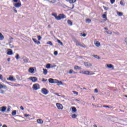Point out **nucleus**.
<instances>
[{"mask_svg": "<svg viewBox=\"0 0 127 127\" xmlns=\"http://www.w3.org/2000/svg\"><path fill=\"white\" fill-rule=\"evenodd\" d=\"M72 40L75 42L76 46H80V47H82V48H86V46H84L81 44L80 42L76 38L73 37Z\"/></svg>", "mask_w": 127, "mask_h": 127, "instance_id": "1", "label": "nucleus"}, {"mask_svg": "<svg viewBox=\"0 0 127 127\" xmlns=\"http://www.w3.org/2000/svg\"><path fill=\"white\" fill-rule=\"evenodd\" d=\"M66 15H64V14H60L58 16L57 15L56 19L57 20H61V19L66 18Z\"/></svg>", "mask_w": 127, "mask_h": 127, "instance_id": "2", "label": "nucleus"}, {"mask_svg": "<svg viewBox=\"0 0 127 127\" xmlns=\"http://www.w3.org/2000/svg\"><path fill=\"white\" fill-rule=\"evenodd\" d=\"M79 73L80 74H83L84 75H94L95 73H90V71L88 70H83L82 71H80Z\"/></svg>", "mask_w": 127, "mask_h": 127, "instance_id": "3", "label": "nucleus"}, {"mask_svg": "<svg viewBox=\"0 0 127 127\" xmlns=\"http://www.w3.org/2000/svg\"><path fill=\"white\" fill-rule=\"evenodd\" d=\"M41 93L43 94L44 95H48V93H49V91H48V90H47L45 88H43L41 90Z\"/></svg>", "mask_w": 127, "mask_h": 127, "instance_id": "4", "label": "nucleus"}, {"mask_svg": "<svg viewBox=\"0 0 127 127\" xmlns=\"http://www.w3.org/2000/svg\"><path fill=\"white\" fill-rule=\"evenodd\" d=\"M32 88L35 91H37V90H38L39 89H40V87L39 86V84H35L33 85Z\"/></svg>", "mask_w": 127, "mask_h": 127, "instance_id": "5", "label": "nucleus"}, {"mask_svg": "<svg viewBox=\"0 0 127 127\" xmlns=\"http://www.w3.org/2000/svg\"><path fill=\"white\" fill-rule=\"evenodd\" d=\"M29 80H30L32 81V82H33L34 83H35V82L37 81V78L36 77H30L29 78Z\"/></svg>", "mask_w": 127, "mask_h": 127, "instance_id": "6", "label": "nucleus"}, {"mask_svg": "<svg viewBox=\"0 0 127 127\" xmlns=\"http://www.w3.org/2000/svg\"><path fill=\"white\" fill-rule=\"evenodd\" d=\"M56 106L58 110H63V105L60 103H56Z\"/></svg>", "mask_w": 127, "mask_h": 127, "instance_id": "7", "label": "nucleus"}, {"mask_svg": "<svg viewBox=\"0 0 127 127\" xmlns=\"http://www.w3.org/2000/svg\"><path fill=\"white\" fill-rule=\"evenodd\" d=\"M13 4L15 7H17V8L21 6V2H20V1H19L18 2L14 3Z\"/></svg>", "mask_w": 127, "mask_h": 127, "instance_id": "8", "label": "nucleus"}, {"mask_svg": "<svg viewBox=\"0 0 127 127\" xmlns=\"http://www.w3.org/2000/svg\"><path fill=\"white\" fill-rule=\"evenodd\" d=\"M84 65L85 66V67H87L88 68V67H92V64L88 63V62H84Z\"/></svg>", "mask_w": 127, "mask_h": 127, "instance_id": "9", "label": "nucleus"}, {"mask_svg": "<svg viewBox=\"0 0 127 127\" xmlns=\"http://www.w3.org/2000/svg\"><path fill=\"white\" fill-rule=\"evenodd\" d=\"M107 67L108 68V69H112V70H114V65L112 64H106Z\"/></svg>", "mask_w": 127, "mask_h": 127, "instance_id": "10", "label": "nucleus"}, {"mask_svg": "<svg viewBox=\"0 0 127 127\" xmlns=\"http://www.w3.org/2000/svg\"><path fill=\"white\" fill-rule=\"evenodd\" d=\"M5 111H6V107L3 106V107L0 108V112H2L3 113V112H5Z\"/></svg>", "mask_w": 127, "mask_h": 127, "instance_id": "11", "label": "nucleus"}, {"mask_svg": "<svg viewBox=\"0 0 127 127\" xmlns=\"http://www.w3.org/2000/svg\"><path fill=\"white\" fill-rule=\"evenodd\" d=\"M32 40L33 41H34V42H35V44H37L38 45H39V44H40V42L36 40V39L33 38Z\"/></svg>", "mask_w": 127, "mask_h": 127, "instance_id": "12", "label": "nucleus"}, {"mask_svg": "<svg viewBox=\"0 0 127 127\" xmlns=\"http://www.w3.org/2000/svg\"><path fill=\"white\" fill-rule=\"evenodd\" d=\"M37 123L40 125H42L43 124V120L42 119H37Z\"/></svg>", "mask_w": 127, "mask_h": 127, "instance_id": "13", "label": "nucleus"}, {"mask_svg": "<svg viewBox=\"0 0 127 127\" xmlns=\"http://www.w3.org/2000/svg\"><path fill=\"white\" fill-rule=\"evenodd\" d=\"M0 89H7V87L5 85H2V84L0 83Z\"/></svg>", "mask_w": 127, "mask_h": 127, "instance_id": "14", "label": "nucleus"}, {"mask_svg": "<svg viewBox=\"0 0 127 127\" xmlns=\"http://www.w3.org/2000/svg\"><path fill=\"white\" fill-rule=\"evenodd\" d=\"M7 80H9V81H15L16 79L13 76H10Z\"/></svg>", "mask_w": 127, "mask_h": 127, "instance_id": "15", "label": "nucleus"}, {"mask_svg": "<svg viewBox=\"0 0 127 127\" xmlns=\"http://www.w3.org/2000/svg\"><path fill=\"white\" fill-rule=\"evenodd\" d=\"M74 70H81L82 69V67L81 66H79L78 65H75L74 66Z\"/></svg>", "mask_w": 127, "mask_h": 127, "instance_id": "16", "label": "nucleus"}, {"mask_svg": "<svg viewBox=\"0 0 127 127\" xmlns=\"http://www.w3.org/2000/svg\"><path fill=\"white\" fill-rule=\"evenodd\" d=\"M94 44L96 46V47H100V46H101V44L99 41H96L94 43Z\"/></svg>", "mask_w": 127, "mask_h": 127, "instance_id": "17", "label": "nucleus"}, {"mask_svg": "<svg viewBox=\"0 0 127 127\" xmlns=\"http://www.w3.org/2000/svg\"><path fill=\"white\" fill-rule=\"evenodd\" d=\"M29 73H31L32 74H33V73H34V68H33V67H30L29 69Z\"/></svg>", "mask_w": 127, "mask_h": 127, "instance_id": "18", "label": "nucleus"}, {"mask_svg": "<svg viewBox=\"0 0 127 127\" xmlns=\"http://www.w3.org/2000/svg\"><path fill=\"white\" fill-rule=\"evenodd\" d=\"M7 55H12L13 53H12V50L11 49H8V51L7 53Z\"/></svg>", "mask_w": 127, "mask_h": 127, "instance_id": "19", "label": "nucleus"}, {"mask_svg": "<svg viewBox=\"0 0 127 127\" xmlns=\"http://www.w3.org/2000/svg\"><path fill=\"white\" fill-rule=\"evenodd\" d=\"M71 111L72 113H77V109L75 107H71Z\"/></svg>", "mask_w": 127, "mask_h": 127, "instance_id": "20", "label": "nucleus"}, {"mask_svg": "<svg viewBox=\"0 0 127 127\" xmlns=\"http://www.w3.org/2000/svg\"><path fill=\"white\" fill-rule=\"evenodd\" d=\"M47 0V1H49L50 3H55L56 2V0Z\"/></svg>", "mask_w": 127, "mask_h": 127, "instance_id": "21", "label": "nucleus"}, {"mask_svg": "<svg viewBox=\"0 0 127 127\" xmlns=\"http://www.w3.org/2000/svg\"><path fill=\"white\" fill-rule=\"evenodd\" d=\"M49 82L51 84H54V79L53 78H50L49 79Z\"/></svg>", "mask_w": 127, "mask_h": 127, "instance_id": "22", "label": "nucleus"}, {"mask_svg": "<svg viewBox=\"0 0 127 127\" xmlns=\"http://www.w3.org/2000/svg\"><path fill=\"white\" fill-rule=\"evenodd\" d=\"M103 18H105L106 20H107V12H105L104 14L102 15Z\"/></svg>", "mask_w": 127, "mask_h": 127, "instance_id": "23", "label": "nucleus"}, {"mask_svg": "<svg viewBox=\"0 0 127 127\" xmlns=\"http://www.w3.org/2000/svg\"><path fill=\"white\" fill-rule=\"evenodd\" d=\"M43 74L44 75H47V73H48L47 69L43 68Z\"/></svg>", "mask_w": 127, "mask_h": 127, "instance_id": "24", "label": "nucleus"}, {"mask_svg": "<svg viewBox=\"0 0 127 127\" xmlns=\"http://www.w3.org/2000/svg\"><path fill=\"white\" fill-rule=\"evenodd\" d=\"M46 68H47V69H50V68H51V64H48L46 66Z\"/></svg>", "mask_w": 127, "mask_h": 127, "instance_id": "25", "label": "nucleus"}, {"mask_svg": "<svg viewBox=\"0 0 127 127\" xmlns=\"http://www.w3.org/2000/svg\"><path fill=\"white\" fill-rule=\"evenodd\" d=\"M92 57H94V58H96V59H98V60L101 59V57H99L98 55H92Z\"/></svg>", "mask_w": 127, "mask_h": 127, "instance_id": "26", "label": "nucleus"}, {"mask_svg": "<svg viewBox=\"0 0 127 127\" xmlns=\"http://www.w3.org/2000/svg\"><path fill=\"white\" fill-rule=\"evenodd\" d=\"M67 23L69 25H70V26H72V25H73V23H72V21L70 20H67Z\"/></svg>", "mask_w": 127, "mask_h": 127, "instance_id": "27", "label": "nucleus"}, {"mask_svg": "<svg viewBox=\"0 0 127 127\" xmlns=\"http://www.w3.org/2000/svg\"><path fill=\"white\" fill-rule=\"evenodd\" d=\"M29 61V59H28V58H25L23 59V61L24 62V63H28V61Z\"/></svg>", "mask_w": 127, "mask_h": 127, "instance_id": "28", "label": "nucleus"}, {"mask_svg": "<svg viewBox=\"0 0 127 127\" xmlns=\"http://www.w3.org/2000/svg\"><path fill=\"white\" fill-rule=\"evenodd\" d=\"M3 38H4V37L1 34V33H0V40H3Z\"/></svg>", "mask_w": 127, "mask_h": 127, "instance_id": "29", "label": "nucleus"}, {"mask_svg": "<svg viewBox=\"0 0 127 127\" xmlns=\"http://www.w3.org/2000/svg\"><path fill=\"white\" fill-rule=\"evenodd\" d=\"M57 84L58 86H61V85H64L63 82H62V81H59L57 83Z\"/></svg>", "mask_w": 127, "mask_h": 127, "instance_id": "30", "label": "nucleus"}, {"mask_svg": "<svg viewBox=\"0 0 127 127\" xmlns=\"http://www.w3.org/2000/svg\"><path fill=\"white\" fill-rule=\"evenodd\" d=\"M76 0H69V3H74V2H76Z\"/></svg>", "mask_w": 127, "mask_h": 127, "instance_id": "31", "label": "nucleus"}, {"mask_svg": "<svg viewBox=\"0 0 127 127\" xmlns=\"http://www.w3.org/2000/svg\"><path fill=\"white\" fill-rule=\"evenodd\" d=\"M12 116H15L16 115V110H14L12 112Z\"/></svg>", "mask_w": 127, "mask_h": 127, "instance_id": "32", "label": "nucleus"}, {"mask_svg": "<svg viewBox=\"0 0 127 127\" xmlns=\"http://www.w3.org/2000/svg\"><path fill=\"white\" fill-rule=\"evenodd\" d=\"M71 118L72 119H76L77 118V115H76V114L71 115Z\"/></svg>", "mask_w": 127, "mask_h": 127, "instance_id": "33", "label": "nucleus"}, {"mask_svg": "<svg viewBox=\"0 0 127 127\" xmlns=\"http://www.w3.org/2000/svg\"><path fill=\"white\" fill-rule=\"evenodd\" d=\"M57 41H58V43H59V44H60V45H61L62 46H63V43H62V42H61V41H60V40H57Z\"/></svg>", "mask_w": 127, "mask_h": 127, "instance_id": "34", "label": "nucleus"}, {"mask_svg": "<svg viewBox=\"0 0 127 127\" xmlns=\"http://www.w3.org/2000/svg\"><path fill=\"white\" fill-rule=\"evenodd\" d=\"M15 58H16V60H18V59H19V55H18V54H16V56Z\"/></svg>", "mask_w": 127, "mask_h": 127, "instance_id": "35", "label": "nucleus"}, {"mask_svg": "<svg viewBox=\"0 0 127 127\" xmlns=\"http://www.w3.org/2000/svg\"><path fill=\"white\" fill-rule=\"evenodd\" d=\"M47 44H49V45H51V46H53V44L51 41H49L47 43Z\"/></svg>", "mask_w": 127, "mask_h": 127, "instance_id": "36", "label": "nucleus"}, {"mask_svg": "<svg viewBox=\"0 0 127 127\" xmlns=\"http://www.w3.org/2000/svg\"><path fill=\"white\" fill-rule=\"evenodd\" d=\"M59 81L58 79H54V84H57Z\"/></svg>", "mask_w": 127, "mask_h": 127, "instance_id": "37", "label": "nucleus"}, {"mask_svg": "<svg viewBox=\"0 0 127 127\" xmlns=\"http://www.w3.org/2000/svg\"><path fill=\"white\" fill-rule=\"evenodd\" d=\"M117 14L119 16H122L123 15V13H122L121 12H117Z\"/></svg>", "mask_w": 127, "mask_h": 127, "instance_id": "38", "label": "nucleus"}, {"mask_svg": "<svg viewBox=\"0 0 127 127\" xmlns=\"http://www.w3.org/2000/svg\"><path fill=\"white\" fill-rule=\"evenodd\" d=\"M24 116L25 118H28V117H31V116L29 114H24Z\"/></svg>", "mask_w": 127, "mask_h": 127, "instance_id": "39", "label": "nucleus"}, {"mask_svg": "<svg viewBox=\"0 0 127 127\" xmlns=\"http://www.w3.org/2000/svg\"><path fill=\"white\" fill-rule=\"evenodd\" d=\"M52 15H53V16H54L55 18H56V17H57V14L56 13H52Z\"/></svg>", "mask_w": 127, "mask_h": 127, "instance_id": "40", "label": "nucleus"}, {"mask_svg": "<svg viewBox=\"0 0 127 127\" xmlns=\"http://www.w3.org/2000/svg\"><path fill=\"white\" fill-rule=\"evenodd\" d=\"M87 35H86V34L84 33L83 34V33H81L80 36H83V37H86Z\"/></svg>", "mask_w": 127, "mask_h": 127, "instance_id": "41", "label": "nucleus"}, {"mask_svg": "<svg viewBox=\"0 0 127 127\" xmlns=\"http://www.w3.org/2000/svg\"><path fill=\"white\" fill-rule=\"evenodd\" d=\"M13 10L15 12V13H17V10L15 9V7H13Z\"/></svg>", "mask_w": 127, "mask_h": 127, "instance_id": "42", "label": "nucleus"}, {"mask_svg": "<svg viewBox=\"0 0 127 127\" xmlns=\"http://www.w3.org/2000/svg\"><path fill=\"white\" fill-rule=\"evenodd\" d=\"M54 55H55L56 56H57V55H58V52L57 51H55L54 53Z\"/></svg>", "mask_w": 127, "mask_h": 127, "instance_id": "43", "label": "nucleus"}, {"mask_svg": "<svg viewBox=\"0 0 127 127\" xmlns=\"http://www.w3.org/2000/svg\"><path fill=\"white\" fill-rule=\"evenodd\" d=\"M86 22H87L88 23H91V19H87L86 20Z\"/></svg>", "mask_w": 127, "mask_h": 127, "instance_id": "44", "label": "nucleus"}, {"mask_svg": "<svg viewBox=\"0 0 127 127\" xmlns=\"http://www.w3.org/2000/svg\"><path fill=\"white\" fill-rule=\"evenodd\" d=\"M14 120H15V123H16V122H18V123H21V121L18 120H16L14 118Z\"/></svg>", "mask_w": 127, "mask_h": 127, "instance_id": "45", "label": "nucleus"}, {"mask_svg": "<svg viewBox=\"0 0 127 127\" xmlns=\"http://www.w3.org/2000/svg\"><path fill=\"white\" fill-rule=\"evenodd\" d=\"M120 4H121V5H125V3H124V1L123 0H121Z\"/></svg>", "mask_w": 127, "mask_h": 127, "instance_id": "46", "label": "nucleus"}, {"mask_svg": "<svg viewBox=\"0 0 127 127\" xmlns=\"http://www.w3.org/2000/svg\"><path fill=\"white\" fill-rule=\"evenodd\" d=\"M73 72H74V70H73V69H70L68 73H69V74H72V73H73Z\"/></svg>", "mask_w": 127, "mask_h": 127, "instance_id": "47", "label": "nucleus"}, {"mask_svg": "<svg viewBox=\"0 0 127 127\" xmlns=\"http://www.w3.org/2000/svg\"><path fill=\"white\" fill-rule=\"evenodd\" d=\"M72 92H73V94H74V95H78V94H79L78 92H77L76 91H73Z\"/></svg>", "mask_w": 127, "mask_h": 127, "instance_id": "48", "label": "nucleus"}, {"mask_svg": "<svg viewBox=\"0 0 127 127\" xmlns=\"http://www.w3.org/2000/svg\"><path fill=\"white\" fill-rule=\"evenodd\" d=\"M16 117H17V119L18 120H19V118H22L21 116H20V115H16Z\"/></svg>", "mask_w": 127, "mask_h": 127, "instance_id": "49", "label": "nucleus"}, {"mask_svg": "<svg viewBox=\"0 0 127 127\" xmlns=\"http://www.w3.org/2000/svg\"><path fill=\"white\" fill-rule=\"evenodd\" d=\"M103 7H104V9H105V10H108V9H109V7H108L103 6Z\"/></svg>", "mask_w": 127, "mask_h": 127, "instance_id": "50", "label": "nucleus"}, {"mask_svg": "<svg viewBox=\"0 0 127 127\" xmlns=\"http://www.w3.org/2000/svg\"><path fill=\"white\" fill-rule=\"evenodd\" d=\"M111 1V3H112V4H113V3H115V0H110Z\"/></svg>", "mask_w": 127, "mask_h": 127, "instance_id": "51", "label": "nucleus"}, {"mask_svg": "<svg viewBox=\"0 0 127 127\" xmlns=\"http://www.w3.org/2000/svg\"><path fill=\"white\" fill-rule=\"evenodd\" d=\"M7 113H9V112H10V107H8L7 109Z\"/></svg>", "mask_w": 127, "mask_h": 127, "instance_id": "52", "label": "nucleus"}, {"mask_svg": "<svg viewBox=\"0 0 127 127\" xmlns=\"http://www.w3.org/2000/svg\"><path fill=\"white\" fill-rule=\"evenodd\" d=\"M0 94H4V91H3L2 90H0Z\"/></svg>", "mask_w": 127, "mask_h": 127, "instance_id": "53", "label": "nucleus"}, {"mask_svg": "<svg viewBox=\"0 0 127 127\" xmlns=\"http://www.w3.org/2000/svg\"><path fill=\"white\" fill-rule=\"evenodd\" d=\"M41 38H42L41 37V36H38V40H41Z\"/></svg>", "mask_w": 127, "mask_h": 127, "instance_id": "54", "label": "nucleus"}, {"mask_svg": "<svg viewBox=\"0 0 127 127\" xmlns=\"http://www.w3.org/2000/svg\"><path fill=\"white\" fill-rule=\"evenodd\" d=\"M42 81V82H46V81H47V79L45 78H43Z\"/></svg>", "mask_w": 127, "mask_h": 127, "instance_id": "55", "label": "nucleus"}, {"mask_svg": "<svg viewBox=\"0 0 127 127\" xmlns=\"http://www.w3.org/2000/svg\"><path fill=\"white\" fill-rule=\"evenodd\" d=\"M103 107L104 108H110V106H109L108 105H103Z\"/></svg>", "mask_w": 127, "mask_h": 127, "instance_id": "56", "label": "nucleus"}, {"mask_svg": "<svg viewBox=\"0 0 127 127\" xmlns=\"http://www.w3.org/2000/svg\"><path fill=\"white\" fill-rule=\"evenodd\" d=\"M94 92L95 93H98L99 92V91H98V89H95L94 90Z\"/></svg>", "mask_w": 127, "mask_h": 127, "instance_id": "57", "label": "nucleus"}, {"mask_svg": "<svg viewBox=\"0 0 127 127\" xmlns=\"http://www.w3.org/2000/svg\"><path fill=\"white\" fill-rule=\"evenodd\" d=\"M106 32L107 33V34H112V32H109V31H106Z\"/></svg>", "mask_w": 127, "mask_h": 127, "instance_id": "58", "label": "nucleus"}, {"mask_svg": "<svg viewBox=\"0 0 127 127\" xmlns=\"http://www.w3.org/2000/svg\"><path fill=\"white\" fill-rule=\"evenodd\" d=\"M20 110H22V111H23V110H24V108L22 106H20Z\"/></svg>", "mask_w": 127, "mask_h": 127, "instance_id": "59", "label": "nucleus"}, {"mask_svg": "<svg viewBox=\"0 0 127 127\" xmlns=\"http://www.w3.org/2000/svg\"><path fill=\"white\" fill-rule=\"evenodd\" d=\"M57 65L56 64H54V65L51 66V68H55V67H56Z\"/></svg>", "mask_w": 127, "mask_h": 127, "instance_id": "60", "label": "nucleus"}, {"mask_svg": "<svg viewBox=\"0 0 127 127\" xmlns=\"http://www.w3.org/2000/svg\"><path fill=\"white\" fill-rule=\"evenodd\" d=\"M0 79L2 80V75L0 74Z\"/></svg>", "mask_w": 127, "mask_h": 127, "instance_id": "61", "label": "nucleus"}, {"mask_svg": "<svg viewBox=\"0 0 127 127\" xmlns=\"http://www.w3.org/2000/svg\"><path fill=\"white\" fill-rule=\"evenodd\" d=\"M55 95H56L57 96H58L59 97H60V95H59V94H58L57 93H55Z\"/></svg>", "mask_w": 127, "mask_h": 127, "instance_id": "62", "label": "nucleus"}, {"mask_svg": "<svg viewBox=\"0 0 127 127\" xmlns=\"http://www.w3.org/2000/svg\"><path fill=\"white\" fill-rule=\"evenodd\" d=\"M125 42L127 44V38H125Z\"/></svg>", "mask_w": 127, "mask_h": 127, "instance_id": "63", "label": "nucleus"}, {"mask_svg": "<svg viewBox=\"0 0 127 127\" xmlns=\"http://www.w3.org/2000/svg\"><path fill=\"white\" fill-rule=\"evenodd\" d=\"M2 127H7V126H6V125H3L2 126Z\"/></svg>", "mask_w": 127, "mask_h": 127, "instance_id": "64", "label": "nucleus"}]
</instances>
